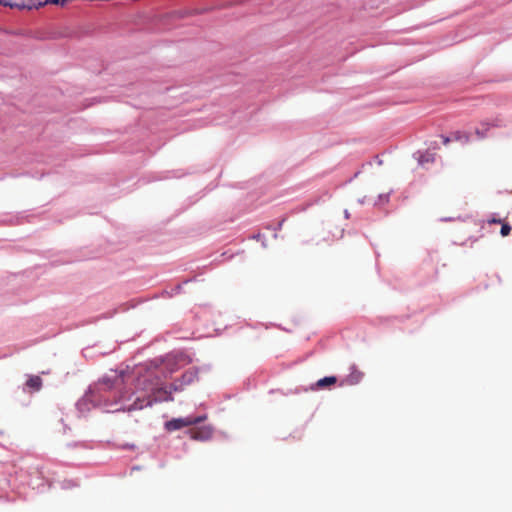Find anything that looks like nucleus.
<instances>
[{
    "mask_svg": "<svg viewBox=\"0 0 512 512\" xmlns=\"http://www.w3.org/2000/svg\"><path fill=\"white\" fill-rule=\"evenodd\" d=\"M178 388L177 386L175 385H172L170 387V390H168L167 388H149L147 390V394L145 395H138L134 402L128 406H121L120 409H123V410H128V411H132V410H140V409H143L144 407H148V406H152V404L154 402H157V401H172L173 400V397H172V391H177Z\"/></svg>",
    "mask_w": 512,
    "mask_h": 512,
    "instance_id": "obj_1",
    "label": "nucleus"
},
{
    "mask_svg": "<svg viewBox=\"0 0 512 512\" xmlns=\"http://www.w3.org/2000/svg\"><path fill=\"white\" fill-rule=\"evenodd\" d=\"M207 419V415L201 416H187L183 418H173L164 424V428L168 432H173L176 430H180L184 427H190L201 422H204Z\"/></svg>",
    "mask_w": 512,
    "mask_h": 512,
    "instance_id": "obj_2",
    "label": "nucleus"
},
{
    "mask_svg": "<svg viewBox=\"0 0 512 512\" xmlns=\"http://www.w3.org/2000/svg\"><path fill=\"white\" fill-rule=\"evenodd\" d=\"M191 439L197 441H207L213 435V428L210 425L193 427L188 430Z\"/></svg>",
    "mask_w": 512,
    "mask_h": 512,
    "instance_id": "obj_3",
    "label": "nucleus"
},
{
    "mask_svg": "<svg viewBox=\"0 0 512 512\" xmlns=\"http://www.w3.org/2000/svg\"><path fill=\"white\" fill-rule=\"evenodd\" d=\"M48 2H31L30 4H25V2H0V4H3L5 7H9L10 9H17V10H33V9H40L44 7ZM55 4H58L59 2H54ZM62 6L65 2H60Z\"/></svg>",
    "mask_w": 512,
    "mask_h": 512,
    "instance_id": "obj_4",
    "label": "nucleus"
},
{
    "mask_svg": "<svg viewBox=\"0 0 512 512\" xmlns=\"http://www.w3.org/2000/svg\"><path fill=\"white\" fill-rule=\"evenodd\" d=\"M25 385L31 391H39L42 387V379L39 376L32 375L28 378Z\"/></svg>",
    "mask_w": 512,
    "mask_h": 512,
    "instance_id": "obj_5",
    "label": "nucleus"
},
{
    "mask_svg": "<svg viewBox=\"0 0 512 512\" xmlns=\"http://www.w3.org/2000/svg\"><path fill=\"white\" fill-rule=\"evenodd\" d=\"M336 382H337V378L335 376H328V377L319 379L316 383V386L320 389H323L328 386L334 385Z\"/></svg>",
    "mask_w": 512,
    "mask_h": 512,
    "instance_id": "obj_6",
    "label": "nucleus"
},
{
    "mask_svg": "<svg viewBox=\"0 0 512 512\" xmlns=\"http://www.w3.org/2000/svg\"><path fill=\"white\" fill-rule=\"evenodd\" d=\"M362 376L363 374L361 372L355 370L344 380V382L348 385H355L360 382Z\"/></svg>",
    "mask_w": 512,
    "mask_h": 512,
    "instance_id": "obj_7",
    "label": "nucleus"
},
{
    "mask_svg": "<svg viewBox=\"0 0 512 512\" xmlns=\"http://www.w3.org/2000/svg\"><path fill=\"white\" fill-rule=\"evenodd\" d=\"M197 378V373L195 371L189 370L185 372L182 376V381L184 384H190Z\"/></svg>",
    "mask_w": 512,
    "mask_h": 512,
    "instance_id": "obj_8",
    "label": "nucleus"
},
{
    "mask_svg": "<svg viewBox=\"0 0 512 512\" xmlns=\"http://www.w3.org/2000/svg\"><path fill=\"white\" fill-rule=\"evenodd\" d=\"M511 227L509 224L505 223L502 225L500 233L503 237L508 236L510 234Z\"/></svg>",
    "mask_w": 512,
    "mask_h": 512,
    "instance_id": "obj_9",
    "label": "nucleus"
},
{
    "mask_svg": "<svg viewBox=\"0 0 512 512\" xmlns=\"http://www.w3.org/2000/svg\"><path fill=\"white\" fill-rule=\"evenodd\" d=\"M432 162L433 161V157L431 154H425V155H422L420 158H419V163L421 165H423L424 163H427V162Z\"/></svg>",
    "mask_w": 512,
    "mask_h": 512,
    "instance_id": "obj_10",
    "label": "nucleus"
},
{
    "mask_svg": "<svg viewBox=\"0 0 512 512\" xmlns=\"http://www.w3.org/2000/svg\"><path fill=\"white\" fill-rule=\"evenodd\" d=\"M130 399H131V397L130 396H126V394L121 395V400L122 401H125V400L129 401Z\"/></svg>",
    "mask_w": 512,
    "mask_h": 512,
    "instance_id": "obj_11",
    "label": "nucleus"
},
{
    "mask_svg": "<svg viewBox=\"0 0 512 512\" xmlns=\"http://www.w3.org/2000/svg\"><path fill=\"white\" fill-rule=\"evenodd\" d=\"M476 134H477L479 137H481V138H483V137L485 136V134H484V133H481L478 129L476 130Z\"/></svg>",
    "mask_w": 512,
    "mask_h": 512,
    "instance_id": "obj_12",
    "label": "nucleus"
},
{
    "mask_svg": "<svg viewBox=\"0 0 512 512\" xmlns=\"http://www.w3.org/2000/svg\"><path fill=\"white\" fill-rule=\"evenodd\" d=\"M444 144H447L449 143V138L445 137L444 140H443Z\"/></svg>",
    "mask_w": 512,
    "mask_h": 512,
    "instance_id": "obj_13",
    "label": "nucleus"
}]
</instances>
